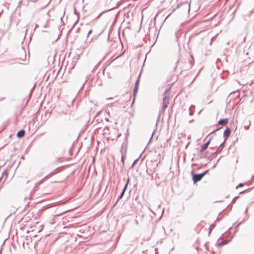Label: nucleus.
Instances as JSON below:
<instances>
[{"label": "nucleus", "mask_w": 254, "mask_h": 254, "mask_svg": "<svg viewBox=\"0 0 254 254\" xmlns=\"http://www.w3.org/2000/svg\"><path fill=\"white\" fill-rule=\"evenodd\" d=\"M25 133V131L24 130H23V129L20 130L17 133V136L19 138L22 137L24 136Z\"/></svg>", "instance_id": "nucleus-5"}, {"label": "nucleus", "mask_w": 254, "mask_h": 254, "mask_svg": "<svg viewBox=\"0 0 254 254\" xmlns=\"http://www.w3.org/2000/svg\"><path fill=\"white\" fill-rule=\"evenodd\" d=\"M138 84H139V80H137L135 84L134 89H133V95H135L138 90Z\"/></svg>", "instance_id": "nucleus-4"}, {"label": "nucleus", "mask_w": 254, "mask_h": 254, "mask_svg": "<svg viewBox=\"0 0 254 254\" xmlns=\"http://www.w3.org/2000/svg\"><path fill=\"white\" fill-rule=\"evenodd\" d=\"M230 129L229 128H227L224 132V136L227 138L230 135Z\"/></svg>", "instance_id": "nucleus-7"}, {"label": "nucleus", "mask_w": 254, "mask_h": 254, "mask_svg": "<svg viewBox=\"0 0 254 254\" xmlns=\"http://www.w3.org/2000/svg\"><path fill=\"white\" fill-rule=\"evenodd\" d=\"M228 123V119L221 120L218 122V125H225Z\"/></svg>", "instance_id": "nucleus-6"}, {"label": "nucleus", "mask_w": 254, "mask_h": 254, "mask_svg": "<svg viewBox=\"0 0 254 254\" xmlns=\"http://www.w3.org/2000/svg\"><path fill=\"white\" fill-rule=\"evenodd\" d=\"M129 179H128L127 183V184L125 185V187L124 189V190H123V192L122 193V194H121V195L120 196V198H121L123 196V195H124V192H125V190H126V189L127 188L128 184L129 183Z\"/></svg>", "instance_id": "nucleus-8"}, {"label": "nucleus", "mask_w": 254, "mask_h": 254, "mask_svg": "<svg viewBox=\"0 0 254 254\" xmlns=\"http://www.w3.org/2000/svg\"><path fill=\"white\" fill-rule=\"evenodd\" d=\"M210 141H211V140L209 139L207 142H206L205 144H204L202 145V146L200 150L201 152H203L207 149V148L208 147V146L209 145V144L210 142Z\"/></svg>", "instance_id": "nucleus-3"}, {"label": "nucleus", "mask_w": 254, "mask_h": 254, "mask_svg": "<svg viewBox=\"0 0 254 254\" xmlns=\"http://www.w3.org/2000/svg\"><path fill=\"white\" fill-rule=\"evenodd\" d=\"M243 185H243V184L241 183V184H240L238 185V186L237 187H243Z\"/></svg>", "instance_id": "nucleus-9"}, {"label": "nucleus", "mask_w": 254, "mask_h": 254, "mask_svg": "<svg viewBox=\"0 0 254 254\" xmlns=\"http://www.w3.org/2000/svg\"><path fill=\"white\" fill-rule=\"evenodd\" d=\"M206 173L207 171L200 174H193L192 175V180L193 181V183H196V182L201 180L203 177L206 174Z\"/></svg>", "instance_id": "nucleus-1"}, {"label": "nucleus", "mask_w": 254, "mask_h": 254, "mask_svg": "<svg viewBox=\"0 0 254 254\" xmlns=\"http://www.w3.org/2000/svg\"><path fill=\"white\" fill-rule=\"evenodd\" d=\"M1 166H0V169L1 168Z\"/></svg>", "instance_id": "nucleus-10"}, {"label": "nucleus", "mask_w": 254, "mask_h": 254, "mask_svg": "<svg viewBox=\"0 0 254 254\" xmlns=\"http://www.w3.org/2000/svg\"><path fill=\"white\" fill-rule=\"evenodd\" d=\"M169 102V97L165 95L163 100L162 111L164 113Z\"/></svg>", "instance_id": "nucleus-2"}]
</instances>
